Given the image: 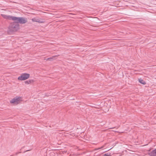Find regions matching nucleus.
Instances as JSON below:
<instances>
[{
  "mask_svg": "<svg viewBox=\"0 0 156 156\" xmlns=\"http://www.w3.org/2000/svg\"><path fill=\"white\" fill-rule=\"evenodd\" d=\"M20 25L16 21L11 23L8 28V31L12 33L17 30L19 29Z\"/></svg>",
  "mask_w": 156,
  "mask_h": 156,
  "instance_id": "f257e3e1",
  "label": "nucleus"
},
{
  "mask_svg": "<svg viewBox=\"0 0 156 156\" xmlns=\"http://www.w3.org/2000/svg\"><path fill=\"white\" fill-rule=\"evenodd\" d=\"M12 20L16 21L18 24L20 23L21 24H23L26 23L27 21V19L24 17H16L14 16L12 18Z\"/></svg>",
  "mask_w": 156,
  "mask_h": 156,
  "instance_id": "f03ea898",
  "label": "nucleus"
},
{
  "mask_svg": "<svg viewBox=\"0 0 156 156\" xmlns=\"http://www.w3.org/2000/svg\"><path fill=\"white\" fill-rule=\"evenodd\" d=\"M30 74L27 73H22L18 77V79L20 80H24L28 79L30 77Z\"/></svg>",
  "mask_w": 156,
  "mask_h": 156,
  "instance_id": "7ed1b4c3",
  "label": "nucleus"
},
{
  "mask_svg": "<svg viewBox=\"0 0 156 156\" xmlns=\"http://www.w3.org/2000/svg\"><path fill=\"white\" fill-rule=\"evenodd\" d=\"M20 99L21 98L20 97H16L12 99L10 101V103H15L16 104H18V103L20 101Z\"/></svg>",
  "mask_w": 156,
  "mask_h": 156,
  "instance_id": "20e7f679",
  "label": "nucleus"
},
{
  "mask_svg": "<svg viewBox=\"0 0 156 156\" xmlns=\"http://www.w3.org/2000/svg\"><path fill=\"white\" fill-rule=\"evenodd\" d=\"M3 17L7 19L8 20H12V18L14 16H10L9 15H3Z\"/></svg>",
  "mask_w": 156,
  "mask_h": 156,
  "instance_id": "39448f33",
  "label": "nucleus"
},
{
  "mask_svg": "<svg viewBox=\"0 0 156 156\" xmlns=\"http://www.w3.org/2000/svg\"><path fill=\"white\" fill-rule=\"evenodd\" d=\"M149 155L150 156H156V149L152 151L149 153Z\"/></svg>",
  "mask_w": 156,
  "mask_h": 156,
  "instance_id": "423d86ee",
  "label": "nucleus"
},
{
  "mask_svg": "<svg viewBox=\"0 0 156 156\" xmlns=\"http://www.w3.org/2000/svg\"><path fill=\"white\" fill-rule=\"evenodd\" d=\"M56 57H57L56 55L53 56L51 57L47 58L46 59V60H49L50 61H52V60L55 59L56 58Z\"/></svg>",
  "mask_w": 156,
  "mask_h": 156,
  "instance_id": "0eeeda50",
  "label": "nucleus"
},
{
  "mask_svg": "<svg viewBox=\"0 0 156 156\" xmlns=\"http://www.w3.org/2000/svg\"><path fill=\"white\" fill-rule=\"evenodd\" d=\"M138 81L140 83L142 84L143 85H145L146 84V82L141 78L139 79Z\"/></svg>",
  "mask_w": 156,
  "mask_h": 156,
  "instance_id": "6e6552de",
  "label": "nucleus"
},
{
  "mask_svg": "<svg viewBox=\"0 0 156 156\" xmlns=\"http://www.w3.org/2000/svg\"><path fill=\"white\" fill-rule=\"evenodd\" d=\"M33 82V80H27L25 81V83L26 84H29L31 83H32Z\"/></svg>",
  "mask_w": 156,
  "mask_h": 156,
  "instance_id": "1a4fd4ad",
  "label": "nucleus"
},
{
  "mask_svg": "<svg viewBox=\"0 0 156 156\" xmlns=\"http://www.w3.org/2000/svg\"><path fill=\"white\" fill-rule=\"evenodd\" d=\"M37 20V19H36V18H32V21H33V22H37V21H38Z\"/></svg>",
  "mask_w": 156,
  "mask_h": 156,
  "instance_id": "9d476101",
  "label": "nucleus"
},
{
  "mask_svg": "<svg viewBox=\"0 0 156 156\" xmlns=\"http://www.w3.org/2000/svg\"><path fill=\"white\" fill-rule=\"evenodd\" d=\"M37 20L38 21H37V22H38L39 23H42L43 22L42 21H41V20L40 19H37Z\"/></svg>",
  "mask_w": 156,
  "mask_h": 156,
  "instance_id": "9b49d317",
  "label": "nucleus"
},
{
  "mask_svg": "<svg viewBox=\"0 0 156 156\" xmlns=\"http://www.w3.org/2000/svg\"><path fill=\"white\" fill-rule=\"evenodd\" d=\"M102 148V147H101L100 148H96L95 149V150L97 151V150H98L99 149H101Z\"/></svg>",
  "mask_w": 156,
  "mask_h": 156,
  "instance_id": "f8f14e48",
  "label": "nucleus"
},
{
  "mask_svg": "<svg viewBox=\"0 0 156 156\" xmlns=\"http://www.w3.org/2000/svg\"><path fill=\"white\" fill-rule=\"evenodd\" d=\"M104 156H109L108 155H107L106 154H105V155H104Z\"/></svg>",
  "mask_w": 156,
  "mask_h": 156,
  "instance_id": "ddd939ff",
  "label": "nucleus"
}]
</instances>
